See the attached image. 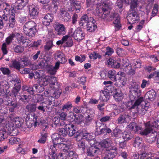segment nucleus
<instances>
[{
	"label": "nucleus",
	"instance_id": "obj_60",
	"mask_svg": "<svg viewBox=\"0 0 159 159\" xmlns=\"http://www.w3.org/2000/svg\"><path fill=\"white\" fill-rule=\"evenodd\" d=\"M101 57V56L99 53L94 52L91 53L89 56L90 59H96L97 58H100Z\"/></svg>",
	"mask_w": 159,
	"mask_h": 159
},
{
	"label": "nucleus",
	"instance_id": "obj_10",
	"mask_svg": "<svg viewBox=\"0 0 159 159\" xmlns=\"http://www.w3.org/2000/svg\"><path fill=\"white\" fill-rule=\"evenodd\" d=\"M84 34L81 29L80 28H78L75 30L72 36L75 40L80 41L84 39Z\"/></svg>",
	"mask_w": 159,
	"mask_h": 159
},
{
	"label": "nucleus",
	"instance_id": "obj_13",
	"mask_svg": "<svg viewBox=\"0 0 159 159\" xmlns=\"http://www.w3.org/2000/svg\"><path fill=\"white\" fill-rule=\"evenodd\" d=\"M156 97V93L155 91L152 89L148 91L145 94L144 98L148 101H151L154 100Z\"/></svg>",
	"mask_w": 159,
	"mask_h": 159
},
{
	"label": "nucleus",
	"instance_id": "obj_25",
	"mask_svg": "<svg viewBox=\"0 0 159 159\" xmlns=\"http://www.w3.org/2000/svg\"><path fill=\"white\" fill-rule=\"evenodd\" d=\"M19 36H20V34L18 33H13L11 35H10L9 36L7 37L5 43L7 45H9L12 41L15 38H16L17 40H18ZM20 41V40H19Z\"/></svg>",
	"mask_w": 159,
	"mask_h": 159
},
{
	"label": "nucleus",
	"instance_id": "obj_5",
	"mask_svg": "<svg viewBox=\"0 0 159 159\" xmlns=\"http://www.w3.org/2000/svg\"><path fill=\"white\" fill-rule=\"evenodd\" d=\"M37 105L36 103H29L26 106L25 109L29 112L27 115L28 117H32L35 118V120L36 119L38 116L36 115L34 112L36 110Z\"/></svg>",
	"mask_w": 159,
	"mask_h": 159
},
{
	"label": "nucleus",
	"instance_id": "obj_38",
	"mask_svg": "<svg viewBox=\"0 0 159 159\" xmlns=\"http://www.w3.org/2000/svg\"><path fill=\"white\" fill-rule=\"evenodd\" d=\"M116 74V71L114 70H110L108 72V76L112 80L116 81L117 79Z\"/></svg>",
	"mask_w": 159,
	"mask_h": 159
},
{
	"label": "nucleus",
	"instance_id": "obj_55",
	"mask_svg": "<svg viewBox=\"0 0 159 159\" xmlns=\"http://www.w3.org/2000/svg\"><path fill=\"white\" fill-rule=\"evenodd\" d=\"M42 78H47V77L42 76L40 70H38L34 72V78L35 79H38V80Z\"/></svg>",
	"mask_w": 159,
	"mask_h": 159
},
{
	"label": "nucleus",
	"instance_id": "obj_49",
	"mask_svg": "<svg viewBox=\"0 0 159 159\" xmlns=\"http://www.w3.org/2000/svg\"><path fill=\"white\" fill-rule=\"evenodd\" d=\"M66 129V126L65 128H59L58 131L59 134L60 136L61 135L63 137H65L68 134V132H67Z\"/></svg>",
	"mask_w": 159,
	"mask_h": 159
},
{
	"label": "nucleus",
	"instance_id": "obj_48",
	"mask_svg": "<svg viewBox=\"0 0 159 159\" xmlns=\"http://www.w3.org/2000/svg\"><path fill=\"white\" fill-rule=\"evenodd\" d=\"M21 142L20 139L16 137H11L9 139V143L11 144L15 143L19 144Z\"/></svg>",
	"mask_w": 159,
	"mask_h": 159
},
{
	"label": "nucleus",
	"instance_id": "obj_50",
	"mask_svg": "<svg viewBox=\"0 0 159 159\" xmlns=\"http://www.w3.org/2000/svg\"><path fill=\"white\" fill-rule=\"evenodd\" d=\"M142 143V138L139 137H137L135 139L133 145L134 147H138Z\"/></svg>",
	"mask_w": 159,
	"mask_h": 159
},
{
	"label": "nucleus",
	"instance_id": "obj_6",
	"mask_svg": "<svg viewBox=\"0 0 159 159\" xmlns=\"http://www.w3.org/2000/svg\"><path fill=\"white\" fill-rule=\"evenodd\" d=\"M39 84H35L37 93H41L44 90V86H46L49 84L48 79L47 78H42L38 80Z\"/></svg>",
	"mask_w": 159,
	"mask_h": 159
},
{
	"label": "nucleus",
	"instance_id": "obj_51",
	"mask_svg": "<svg viewBox=\"0 0 159 159\" xmlns=\"http://www.w3.org/2000/svg\"><path fill=\"white\" fill-rule=\"evenodd\" d=\"M83 116L81 115H75L74 116V119L73 120H74L77 124H79L83 121Z\"/></svg>",
	"mask_w": 159,
	"mask_h": 159
},
{
	"label": "nucleus",
	"instance_id": "obj_18",
	"mask_svg": "<svg viewBox=\"0 0 159 159\" xmlns=\"http://www.w3.org/2000/svg\"><path fill=\"white\" fill-rule=\"evenodd\" d=\"M57 149L53 146H51L48 151V156L50 159H57Z\"/></svg>",
	"mask_w": 159,
	"mask_h": 159
},
{
	"label": "nucleus",
	"instance_id": "obj_28",
	"mask_svg": "<svg viewBox=\"0 0 159 159\" xmlns=\"http://www.w3.org/2000/svg\"><path fill=\"white\" fill-rule=\"evenodd\" d=\"M128 127L130 130H133L135 133L138 132L139 131V133L141 134L140 132L143 131V130H141V127L140 126L138 125L137 124L134 122H132L128 126Z\"/></svg>",
	"mask_w": 159,
	"mask_h": 159
},
{
	"label": "nucleus",
	"instance_id": "obj_43",
	"mask_svg": "<svg viewBox=\"0 0 159 159\" xmlns=\"http://www.w3.org/2000/svg\"><path fill=\"white\" fill-rule=\"evenodd\" d=\"M154 131V133H153L154 134V135H151L150 136L148 137L147 139V141L149 143H152L154 142L155 141L157 136H158V133L155 131Z\"/></svg>",
	"mask_w": 159,
	"mask_h": 159
},
{
	"label": "nucleus",
	"instance_id": "obj_62",
	"mask_svg": "<svg viewBox=\"0 0 159 159\" xmlns=\"http://www.w3.org/2000/svg\"><path fill=\"white\" fill-rule=\"evenodd\" d=\"M136 109L138 113L141 114L142 115H144L145 112H146L145 109L143 108L141 106L139 107H137Z\"/></svg>",
	"mask_w": 159,
	"mask_h": 159
},
{
	"label": "nucleus",
	"instance_id": "obj_36",
	"mask_svg": "<svg viewBox=\"0 0 159 159\" xmlns=\"http://www.w3.org/2000/svg\"><path fill=\"white\" fill-rule=\"evenodd\" d=\"M24 32L26 35L29 37H32L35 35L37 30L36 28H34L29 30H26L24 31Z\"/></svg>",
	"mask_w": 159,
	"mask_h": 159
},
{
	"label": "nucleus",
	"instance_id": "obj_42",
	"mask_svg": "<svg viewBox=\"0 0 159 159\" xmlns=\"http://www.w3.org/2000/svg\"><path fill=\"white\" fill-rule=\"evenodd\" d=\"M47 107V105L45 103V102L40 103L39 105H37V108L43 113L46 111V109Z\"/></svg>",
	"mask_w": 159,
	"mask_h": 159
},
{
	"label": "nucleus",
	"instance_id": "obj_32",
	"mask_svg": "<svg viewBox=\"0 0 159 159\" xmlns=\"http://www.w3.org/2000/svg\"><path fill=\"white\" fill-rule=\"evenodd\" d=\"M63 151L66 153V154L69 157V159H77V155L73 151L66 149H63Z\"/></svg>",
	"mask_w": 159,
	"mask_h": 159
},
{
	"label": "nucleus",
	"instance_id": "obj_54",
	"mask_svg": "<svg viewBox=\"0 0 159 159\" xmlns=\"http://www.w3.org/2000/svg\"><path fill=\"white\" fill-rule=\"evenodd\" d=\"M113 97L115 100L116 101H120L123 98L122 94L121 93L116 92L114 94Z\"/></svg>",
	"mask_w": 159,
	"mask_h": 159
},
{
	"label": "nucleus",
	"instance_id": "obj_9",
	"mask_svg": "<svg viewBox=\"0 0 159 159\" xmlns=\"http://www.w3.org/2000/svg\"><path fill=\"white\" fill-rule=\"evenodd\" d=\"M93 19V17H89L86 14H85L80 18V20L79 22V24L80 26L84 28L89 23V21H92Z\"/></svg>",
	"mask_w": 159,
	"mask_h": 159
},
{
	"label": "nucleus",
	"instance_id": "obj_22",
	"mask_svg": "<svg viewBox=\"0 0 159 159\" xmlns=\"http://www.w3.org/2000/svg\"><path fill=\"white\" fill-rule=\"evenodd\" d=\"M88 113V116L85 118V122L88 124L90 123L93 119L95 115L94 111L92 109L89 111Z\"/></svg>",
	"mask_w": 159,
	"mask_h": 159
},
{
	"label": "nucleus",
	"instance_id": "obj_4",
	"mask_svg": "<svg viewBox=\"0 0 159 159\" xmlns=\"http://www.w3.org/2000/svg\"><path fill=\"white\" fill-rule=\"evenodd\" d=\"M154 128H159V121H154L151 123H148L146 125V128L140 132L142 135H147L151 132L153 133Z\"/></svg>",
	"mask_w": 159,
	"mask_h": 159
},
{
	"label": "nucleus",
	"instance_id": "obj_34",
	"mask_svg": "<svg viewBox=\"0 0 159 159\" xmlns=\"http://www.w3.org/2000/svg\"><path fill=\"white\" fill-rule=\"evenodd\" d=\"M52 140L53 143V145L58 143V142H61L62 138L60 135L57 133H54L51 136Z\"/></svg>",
	"mask_w": 159,
	"mask_h": 159
},
{
	"label": "nucleus",
	"instance_id": "obj_47",
	"mask_svg": "<svg viewBox=\"0 0 159 159\" xmlns=\"http://www.w3.org/2000/svg\"><path fill=\"white\" fill-rule=\"evenodd\" d=\"M60 120L59 117H55L52 120L53 123L52 125V127L54 128L57 126L59 127Z\"/></svg>",
	"mask_w": 159,
	"mask_h": 159
},
{
	"label": "nucleus",
	"instance_id": "obj_44",
	"mask_svg": "<svg viewBox=\"0 0 159 159\" xmlns=\"http://www.w3.org/2000/svg\"><path fill=\"white\" fill-rule=\"evenodd\" d=\"M133 136L132 134L130 133L125 131L124 132L123 135L122 136V139H124L125 141H127L133 138Z\"/></svg>",
	"mask_w": 159,
	"mask_h": 159
},
{
	"label": "nucleus",
	"instance_id": "obj_41",
	"mask_svg": "<svg viewBox=\"0 0 159 159\" xmlns=\"http://www.w3.org/2000/svg\"><path fill=\"white\" fill-rule=\"evenodd\" d=\"M43 95L40 94H36L33 97V99L34 101V103L36 104L43 101Z\"/></svg>",
	"mask_w": 159,
	"mask_h": 159
},
{
	"label": "nucleus",
	"instance_id": "obj_58",
	"mask_svg": "<svg viewBox=\"0 0 159 159\" xmlns=\"http://www.w3.org/2000/svg\"><path fill=\"white\" fill-rule=\"evenodd\" d=\"M11 62L12 67L17 70L20 68V62L16 60H14L12 61Z\"/></svg>",
	"mask_w": 159,
	"mask_h": 159
},
{
	"label": "nucleus",
	"instance_id": "obj_7",
	"mask_svg": "<svg viewBox=\"0 0 159 159\" xmlns=\"http://www.w3.org/2000/svg\"><path fill=\"white\" fill-rule=\"evenodd\" d=\"M88 156L91 157L98 155L101 153L100 148L97 146L93 145L89 148H86L85 152Z\"/></svg>",
	"mask_w": 159,
	"mask_h": 159
},
{
	"label": "nucleus",
	"instance_id": "obj_19",
	"mask_svg": "<svg viewBox=\"0 0 159 159\" xmlns=\"http://www.w3.org/2000/svg\"><path fill=\"white\" fill-rule=\"evenodd\" d=\"M95 20L93 19V20L89 21L88 23L84 28L86 29L89 32H93L97 29V26L95 25Z\"/></svg>",
	"mask_w": 159,
	"mask_h": 159
},
{
	"label": "nucleus",
	"instance_id": "obj_27",
	"mask_svg": "<svg viewBox=\"0 0 159 159\" xmlns=\"http://www.w3.org/2000/svg\"><path fill=\"white\" fill-rule=\"evenodd\" d=\"M53 20V17L52 14L48 13L44 16L43 20V24L46 25H48L50 22Z\"/></svg>",
	"mask_w": 159,
	"mask_h": 159
},
{
	"label": "nucleus",
	"instance_id": "obj_15",
	"mask_svg": "<svg viewBox=\"0 0 159 159\" xmlns=\"http://www.w3.org/2000/svg\"><path fill=\"white\" fill-rule=\"evenodd\" d=\"M131 118L129 115L125 113L121 114L117 119L118 124H121L129 122Z\"/></svg>",
	"mask_w": 159,
	"mask_h": 159
},
{
	"label": "nucleus",
	"instance_id": "obj_52",
	"mask_svg": "<svg viewBox=\"0 0 159 159\" xmlns=\"http://www.w3.org/2000/svg\"><path fill=\"white\" fill-rule=\"evenodd\" d=\"M41 126L42 129L41 134H44L45 135H47L46 132L48 128V124L47 123H44L41 124Z\"/></svg>",
	"mask_w": 159,
	"mask_h": 159
},
{
	"label": "nucleus",
	"instance_id": "obj_11",
	"mask_svg": "<svg viewBox=\"0 0 159 159\" xmlns=\"http://www.w3.org/2000/svg\"><path fill=\"white\" fill-rule=\"evenodd\" d=\"M55 59L57 61H59L61 64L65 63L67 60L65 58V56L63 53L57 51L54 54Z\"/></svg>",
	"mask_w": 159,
	"mask_h": 159
},
{
	"label": "nucleus",
	"instance_id": "obj_63",
	"mask_svg": "<svg viewBox=\"0 0 159 159\" xmlns=\"http://www.w3.org/2000/svg\"><path fill=\"white\" fill-rule=\"evenodd\" d=\"M81 57L79 56H76L75 57V60L78 61H79L81 63L83 62L85 60V57L84 55H80Z\"/></svg>",
	"mask_w": 159,
	"mask_h": 159
},
{
	"label": "nucleus",
	"instance_id": "obj_26",
	"mask_svg": "<svg viewBox=\"0 0 159 159\" xmlns=\"http://www.w3.org/2000/svg\"><path fill=\"white\" fill-rule=\"evenodd\" d=\"M24 120L21 117H16L12 120V123L16 127L19 128L23 124Z\"/></svg>",
	"mask_w": 159,
	"mask_h": 159
},
{
	"label": "nucleus",
	"instance_id": "obj_37",
	"mask_svg": "<svg viewBox=\"0 0 159 159\" xmlns=\"http://www.w3.org/2000/svg\"><path fill=\"white\" fill-rule=\"evenodd\" d=\"M72 107L73 105L72 103L70 101H68L62 105L61 111H69Z\"/></svg>",
	"mask_w": 159,
	"mask_h": 159
},
{
	"label": "nucleus",
	"instance_id": "obj_31",
	"mask_svg": "<svg viewBox=\"0 0 159 159\" xmlns=\"http://www.w3.org/2000/svg\"><path fill=\"white\" fill-rule=\"evenodd\" d=\"M36 25L35 23L33 21H30L26 23L24 25L23 27L24 31L25 30H29V29H33L36 28Z\"/></svg>",
	"mask_w": 159,
	"mask_h": 159
},
{
	"label": "nucleus",
	"instance_id": "obj_1",
	"mask_svg": "<svg viewBox=\"0 0 159 159\" xmlns=\"http://www.w3.org/2000/svg\"><path fill=\"white\" fill-rule=\"evenodd\" d=\"M109 8L107 9L102 7L97 8L96 12L98 17L102 19L107 18L109 21L112 20L115 18V21L113 23L115 25V27L119 29L121 27L120 24V18L119 15L116 13L111 12L109 11Z\"/></svg>",
	"mask_w": 159,
	"mask_h": 159
},
{
	"label": "nucleus",
	"instance_id": "obj_35",
	"mask_svg": "<svg viewBox=\"0 0 159 159\" xmlns=\"http://www.w3.org/2000/svg\"><path fill=\"white\" fill-rule=\"evenodd\" d=\"M48 79V81L49 83L50 84V85L51 88L53 89L57 88H59L58 86V84L56 80V78L54 77H51L49 80Z\"/></svg>",
	"mask_w": 159,
	"mask_h": 159
},
{
	"label": "nucleus",
	"instance_id": "obj_14",
	"mask_svg": "<svg viewBox=\"0 0 159 159\" xmlns=\"http://www.w3.org/2000/svg\"><path fill=\"white\" fill-rule=\"evenodd\" d=\"M29 9L30 17L32 19L36 18L39 13L38 8L34 6H31Z\"/></svg>",
	"mask_w": 159,
	"mask_h": 159
},
{
	"label": "nucleus",
	"instance_id": "obj_8",
	"mask_svg": "<svg viewBox=\"0 0 159 159\" xmlns=\"http://www.w3.org/2000/svg\"><path fill=\"white\" fill-rule=\"evenodd\" d=\"M14 126V125L11 123H8L6 125V128L7 130V134L11 136H15L18 133V129Z\"/></svg>",
	"mask_w": 159,
	"mask_h": 159
},
{
	"label": "nucleus",
	"instance_id": "obj_56",
	"mask_svg": "<svg viewBox=\"0 0 159 159\" xmlns=\"http://www.w3.org/2000/svg\"><path fill=\"white\" fill-rule=\"evenodd\" d=\"M0 70L4 75H8L11 73V70L7 68L2 67Z\"/></svg>",
	"mask_w": 159,
	"mask_h": 159
},
{
	"label": "nucleus",
	"instance_id": "obj_45",
	"mask_svg": "<svg viewBox=\"0 0 159 159\" xmlns=\"http://www.w3.org/2000/svg\"><path fill=\"white\" fill-rule=\"evenodd\" d=\"M54 89L55 90L52 93V95L51 96V97L57 99L60 96L61 93L62 91L61 89H60L58 88H57Z\"/></svg>",
	"mask_w": 159,
	"mask_h": 159
},
{
	"label": "nucleus",
	"instance_id": "obj_46",
	"mask_svg": "<svg viewBox=\"0 0 159 159\" xmlns=\"http://www.w3.org/2000/svg\"><path fill=\"white\" fill-rule=\"evenodd\" d=\"M105 157L103 159H113L117 155V152H111L106 153Z\"/></svg>",
	"mask_w": 159,
	"mask_h": 159
},
{
	"label": "nucleus",
	"instance_id": "obj_20",
	"mask_svg": "<svg viewBox=\"0 0 159 159\" xmlns=\"http://www.w3.org/2000/svg\"><path fill=\"white\" fill-rule=\"evenodd\" d=\"M66 129L68 132V134L69 136H73L75 133L77 128L75 126L72 124L69 123L66 125Z\"/></svg>",
	"mask_w": 159,
	"mask_h": 159
},
{
	"label": "nucleus",
	"instance_id": "obj_40",
	"mask_svg": "<svg viewBox=\"0 0 159 159\" xmlns=\"http://www.w3.org/2000/svg\"><path fill=\"white\" fill-rule=\"evenodd\" d=\"M139 87L138 83L134 81H132L130 83V91L140 90L139 89Z\"/></svg>",
	"mask_w": 159,
	"mask_h": 159
},
{
	"label": "nucleus",
	"instance_id": "obj_3",
	"mask_svg": "<svg viewBox=\"0 0 159 159\" xmlns=\"http://www.w3.org/2000/svg\"><path fill=\"white\" fill-rule=\"evenodd\" d=\"M111 143V140L108 139L103 140L101 143V146L102 148H103L102 150L104 153L111 152H117V148L115 146L112 145Z\"/></svg>",
	"mask_w": 159,
	"mask_h": 159
},
{
	"label": "nucleus",
	"instance_id": "obj_39",
	"mask_svg": "<svg viewBox=\"0 0 159 159\" xmlns=\"http://www.w3.org/2000/svg\"><path fill=\"white\" fill-rule=\"evenodd\" d=\"M83 137L87 141H91L95 139V135L93 133H85L84 134Z\"/></svg>",
	"mask_w": 159,
	"mask_h": 159
},
{
	"label": "nucleus",
	"instance_id": "obj_21",
	"mask_svg": "<svg viewBox=\"0 0 159 159\" xmlns=\"http://www.w3.org/2000/svg\"><path fill=\"white\" fill-rule=\"evenodd\" d=\"M129 99L131 102L136 100L141 95L140 90L129 91Z\"/></svg>",
	"mask_w": 159,
	"mask_h": 159
},
{
	"label": "nucleus",
	"instance_id": "obj_12",
	"mask_svg": "<svg viewBox=\"0 0 159 159\" xmlns=\"http://www.w3.org/2000/svg\"><path fill=\"white\" fill-rule=\"evenodd\" d=\"M56 33L58 35H63L66 33V28L62 24H58L55 29Z\"/></svg>",
	"mask_w": 159,
	"mask_h": 159
},
{
	"label": "nucleus",
	"instance_id": "obj_64",
	"mask_svg": "<svg viewBox=\"0 0 159 159\" xmlns=\"http://www.w3.org/2000/svg\"><path fill=\"white\" fill-rule=\"evenodd\" d=\"M20 61L22 62L23 65L24 66H27L30 64V62L28 59L26 57L22 58L20 59Z\"/></svg>",
	"mask_w": 159,
	"mask_h": 159
},
{
	"label": "nucleus",
	"instance_id": "obj_61",
	"mask_svg": "<svg viewBox=\"0 0 159 159\" xmlns=\"http://www.w3.org/2000/svg\"><path fill=\"white\" fill-rule=\"evenodd\" d=\"M48 63L46 60L43 59L38 64V65L41 68H45L48 65Z\"/></svg>",
	"mask_w": 159,
	"mask_h": 159
},
{
	"label": "nucleus",
	"instance_id": "obj_24",
	"mask_svg": "<svg viewBox=\"0 0 159 159\" xmlns=\"http://www.w3.org/2000/svg\"><path fill=\"white\" fill-rule=\"evenodd\" d=\"M29 120L26 122V125L28 127H31L33 125L34 127H36L37 125H39V119L37 117L36 119L35 120V118L32 117H29Z\"/></svg>",
	"mask_w": 159,
	"mask_h": 159
},
{
	"label": "nucleus",
	"instance_id": "obj_29",
	"mask_svg": "<svg viewBox=\"0 0 159 159\" xmlns=\"http://www.w3.org/2000/svg\"><path fill=\"white\" fill-rule=\"evenodd\" d=\"M96 132L97 135H100L102 134H107V133L110 134L111 133L112 130L110 128H108L106 126V125H105V126L104 128H102L100 129V131H98V128H97L96 129Z\"/></svg>",
	"mask_w": 159,
	"mask_h": 159
},
{
	"label": "nucleus",
	"instance_id": "obj_2",
	"mask_svg": "<svg viewBox=\"0 0 159 159\" xmlns=\"http://www.w3.org/2000/svg\"><path fill=\"white\" fill-rule=\"evenodd\" d=\"M138 6L130 7V8L127 14V19L128 23L130 24L136 23L139 20V17L137 12Z\"/></svg>",
	"mask_w": 159,
	"mask_h": 159
},
{
	"label": "nucleus",
	"instance_id": "obj_23",
	"mask_svg": "<svg viewBox=\"0 0 159 159\" xmlns=\"http://www.w3.org/2000/svg\"><path fill=\"white\" fill-rule=\"evenodd\" d=\"M29 120L26 122V125L28 127H31L33 125L34 127H36L37 125H39V119L37 117L36 119L35 120V118L32 117H29Z\"/></svg>",
	"mask_w": 159,
	"mask_h": 159
},
{
	"label": "nucleus",
	"instance_id": "obj_16",
	"mask_svg": "<svg viewBox=\"0 0 159 159\" xmlns=\"http://www.w3.org/2000/svg\"><path fill=\"white\" fill-rule=\"evenodd\" d=\"M61 2V0H52V4L49 5V11L52 13H56L58 8V6Z\"/></svg>",
	"mask_w": 159,
	"mask_h": 159
},
{
	"label": "nucleus",
	"instance_id": "obj_17",
	"mask_svg": "<svg viewBox=\"0 0 159 159\" xmlns=\"http://www.w3.org/2000/svg\"><path fill=\"white\" fill-rule=\"evenodd\" d=\"M28 0H16L15 6V9L21 10L28 3Z\"/></svg>",
	"mask_w": 159,
	"mask_h": 159
},
{
	"label": "nucleus",
	"instance_id": "obj_57",
	"mask_svg": "<svg viewBox=\"0 0 159 159\" xmlns=\"http://www.w3.org/2000/svg\"><path fill=\"white\" fill-rule=\"evenodd\" d=\"M51 146H54L56 148H58L59 149H62L67 147L66 144L63 143H61V142H58V143H56L54 145H51Z\"/></svg>",
	"mask_w": 159,
	"mask_h": 159
},
{
	"label": "nucleus",
	"instance_id": "obj_53",
	"mask_svg": "<svg viewBox=\"0 0 159 159\" xmlns=\"http://www.w3.org/2000/svg\"><path fill=\"white\" fill-rule=\"evenodd\" d=\"M53 44L52 41L47 42L46 44L44 46V49L45 51H48L53 47Z\"/></svg>",
	"mask_w": 159,
	"mask_h": 159
},
{
	"label": "nucleus",
	"instance_id": "obj_30",
	"mask_svg": "<svg viewBox=\"0 0 159 159\" xmlns=\"http://www.w3.org/2000/svg\"><path fill=\"white\" fill-rule=\"evenodd\" d=\"M113 134H111V136L112 137H115V140H117L118 138L120 139H122L121 136L122 134V131L119 128L116 127L113 130Z\"/></svg>",
	"mask_w": 159,
	"mask_h": 159
},
{
	"label": "nucleus",
	"instance_id": "obj_59",
	"mask_svg": "<svg viewBox=\"0 0 159 159\" xmlns=\"http://www.w3.org/2000/svg\"><path fill=\"white\" fill-rule=\"evenodd\" d=\"M8 46L5 43L2 44L1 49L3 55L7 54L8 52Z\"/></svg>",
	"mask_w": 159,
	"mask_h": 159
},
{
	"label": "nucleus",
	"instance_id": "obj_33",
	"mask_svg": "<svg viewBox=\"0 0 159 159\" xmlns=\"http://www.w3.org/2000/svg\"><path fill=\"white\" fill-rule=\"evenodd\" d=\"M61 15L62 20L64 21H68L70 18L69 14L67 11L63 9L61 10Z\"/></svg>",
	"mask_w": 159,
	"mask_h": 159
}]
</instances>
